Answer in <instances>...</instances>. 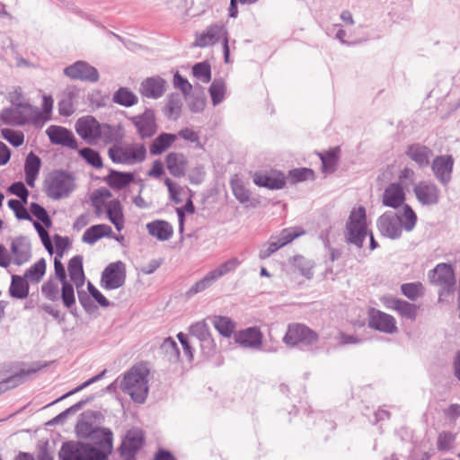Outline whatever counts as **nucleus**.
I'll list each match as a JSON object with an SVG mask.
<instances>
[{"instance_id": "f257e3e1", "label": "nucleus", "mask_w": 460, "mask_h": 460, "mask_svg": "<svg viewBox=\"0 0 460 460\" xmlns=\"http://www.w3.org/2000/svg\"><path fill=\"white\" fill-rule=\"evenodd\" d=\"M418 217L409 204L403 207L402 215L394 211H385L376 219V227L380 234L391 240L400 239L402 231L411 232L417 224Z\"/></svg>"}, {"instance_id": "f03ea898", "label": "nucleus", "mask_w": 460, "mask_h": 460, "mask_svg": "<svg viewBox=\"0 0 460 460\" xmlns=\"http://www.w3.org/2000/svg\"><path fill=\"white\" fill-rule=\"evenodd\" d=\"M46 195L54 200L66 198L75 190V177L72 172L63 169L55 170L48 174L44 181Z\"/></svg>"}, {"instance_id": "7ed1b4c3", "label": "nucleus", "mask_w": 460, "mask_h": 460, "mask_svg": "<svg viewBox=\"0 0 460 460\" xmlns=\"http://www.w3.org/2000/svg\"><path fill=\"white\" fill-rule=\"evenodd\" d=\"M368 235L367 224V214L364 207L353 209L345 225L344 238L345 242L361 249L364 245L366 237Z\"/></svg>"}, {"instance_id": "20e7f679", "label": "nucleus", "mask_w": 460, "mask_h": 460, "mask_svg": "<svg viewBox=\"0 0 460 460\" xmlns=\"http://www.w3.org/2000/svg\"><path fill=\"white\" fill-rule=\"evenodd\" d=\"M148 370L140 367H132L128 371L120 383L121 390L129 394L137 403H143L148 394L147 385Z\"/></svg>"}, {"instance_id": "39448f33", "label": "nucleus", "mask_w": 460, "mask_h": 460, "mask_svg": "<svg viewBox=\"0 0 460 460\" xmlns=\"http://www.w3.org/2000/svg\"><path fill=\"white\" fill-rule=\"evenodd\" d=\"M222 38V48L224 54V61L226 64L230 63V48L228 32L225 25L221 22H217L207 27V29L197 35L194 46L205 48L216 44L219 39Z\"/></svg>"}, {"instance_id": "423d86ee", "label": "nucleus", "mask_w": 460, "mask_h": 460, "mask_svg": "<svg viewBox=\"0 0 460 460\" xmlns=\"http://www.w3.org/2000/svg\"><path fill=\"white\" fill-rule=\"evenodd\" d=\"M305 233V230L301 227L284 228L278 235H271L270 240L263 244L259 252V258L261 260H265L270 257L280 248L290 243Z\"/></svg>"}, {"instance_id": "0eeeda50", "label": "nucleus", "mask_w": 460, "mask_h": 460, "mask_svg": "<svg viewBox=\"0 0 460 460\" xmlns=\"http://www.w3.org/2000/svg\"><path fill=\"white\" fill-rule=\"evenodd\" d=\"M126 281L125 264L120 261L110 263L102 272L101 287L106 290L117 289Z\"/></svg>"}, {"instance_id": "6e6552de", "label": "nucleus", "mask_w": 460, "mask_h": 460, "mask_svg": "<svg viewBox=\"0 0 460 460\" xmlns=\"http://www.w3.org/2000/svg\"><path fill=\"white\" fill-rule=\"evenodd\" d=\"M75 128L80 137L90 145H94L100 140L101 123L93 116L79 118L75 122Z\"/></svg>"}, {"instance_id": "1a4fd4ad", "label": "nucleus", "mask_w": 460, "mask_h": 460, "mask_svg": "<svg viewBox=\"0 0 460 460\" xmlns=\"http://www.w3.org/2000/svg\"><path fill=\"white\" fill-rule=\"evenodd\" d=\"M64 75L73 80L96 83L100 79L98 70L86 61H76L64 68Z\"/></svg>"}, {"instance_id": "9d476101", "label": "nucleus", "mask_w": 460, "mask_h": 460, "mask_svg": "<svg viewBox=\"0 0 460 460\" xmlns=\"http://www.w3.org/2000/svg\"><path fill=\"white\" fill-rule=\"evenodd\" d=\"M455 160L451 155H437L431 163V171L438 181L447 187L452 180Z\"/></svg>"}, {"instance_id": "9b49d317", "label": "nucleus", "mask_w": 460, "mask_h": 460, "mask_svg": "<svg viewBox=\"0 0 460 460\" xmlns=\"http://www.w3.org/2000/svg\"><path fill=\"white\" fill-rule=\"evenodd\" d=\"M28 102L13 103V106L5 108L1 111L0 119L5 125L23 126L29 123Z\"/></svg>"}, {"instance_id": "f8f14e48", "label": "nucleus", "mask_w": 460, "mask_h": 460, "mask_svg": "<svg viewBox=\"0 0 460 460\" xmlns=\"http://www.w3.org/2000/svg\"><path fill=\"white\" fill-rule=\"evenodd\" d=\"M130 120L141 139L151 138L157 131L155 116L152 109L146 108L142 114L133 116Z\"/></svg>"}, {"instance_id": "ddd939ff", "label": "nucleus", "mask_w": 460, "mask_h": 460, "mask_svg": "<svg viewBox=\"0 0 460 460\" xmlns=\"http://www.w3.org/2000/svg\"><path fill=\"white\" fill-rule=\"evenodd\" d=\"M145 438L142 430L129 429L124 436L119 447V454L125 459H135L136 454L144 445Z\"/></svg>"}, {"instance_id": "4468645a", "label": "nucleus", "mask_w": 460, "mask_h": 460, "mask_svg": "<svg viewBox=\"0 0 460 460\" xmlns=\"http://www.w3.org/2000/svg\"><path fill=\"white\" fill-rule=\"evenodd\" d=\"M414 195L422 206H434L439 202L440 190L432 181H420L413 188Z\"/></svg>"}, {"instance_id": "2eb2a0df", "label": "nucleus", "mask_w": 460, "mask_h": 460, "mask_svg": "<svg viewBox=\"0 0 460 460\" xmlns=\"http://www.w3.org/2000/svg\"><path fill=\"white\" fill-rule=\"evenodd\" d=\"M46 134L53 145L66 146L74 150L78 148V142L73 132L62 126L51 125Z\"/></svg>"}, {"instance_id": "dca6fc26", "label": "nucleus", "mask_w": 460, "mask_h": 460, "mask_svg": "<svg viewBox=\"0 0 460 460\" xmlns=\"http://www.w3.org/2000/svg\"><path fill=\"white\" fill-rule=\"evenodd\" d=\"M283 341L292 346L299 343L311 344L316 341V334L305 325L294 324L288 326Z\"/></svg>"}, {"instance_id": "f3484780", "label": "nucleus", "mask_w": 460, "mask_h": 460, "mask_svg": "<svg viewBox=\"0 0 460 460\" xmlns=\"http://www.w3.org/2000/svg\"><path fill=\"white\" fill-rule=\"evenodd\" d=\"M255 185L269 190H281L286 185L285 174L277 170L270 172H256L252 176Z\"/></svg>"}, {"instance_id": "a211bd4d", "label": "nucleus", "mask_w": 460, "mask_h": 460, "mask_svg": "<svg viewBox=\"0 0 460 460\" xmlns=\"http://www.w3.org/2000/svg\"><path fill=\"white\" fill-rule=\"evenodd\" d=\"M406 194L400 182H392L386 186L382 195V204L394 209L404 207Z\"/></svg>"}, {"instance_id": "6ab92c4d", "label": "nucleus", "mask_w": 460, "mask_h": 460, "mask_svg": "<svg viewBox=\"0 0 460 460\" xmlns=\"http://www.w3.org/2000/svg\"><path fill=\"white\" fill-rule=\"evenodd\" d=\"M428 278L432 285L456 286V275L450 263L441 262L437 264L435 268L429 270Z\"/></svg>"}, {"instance_id": "aec40b11", "label": "nucleus", "mask_w": 460, "mask_h": 460, "mask_svg": "<svg viewBox=\"0 0 460 460\" xmlns=\"http://www.w3.org/2000/svg\"><path fill=\"white\" fill-rule=\"evenodd\" d=\"M88 441L95 447V449L106 455L109 459L113 451V433L110 429L97 427Z\"/></svg>"}, {"instance_id": "412c9836", "label": "nucleus", "mask_w": 460, "mask_h": 460, "mask_svg": "<svg viewBox=\"0 0 460 460\" xmlns=\"http://www.w3.org/2000/svg\"><path fill=\"white\" fill-rule=\"evenodd\" d=\"M235 341L243 348L259 350L262 345V334L257 327H249L236 333Z\"/></svg>"}, {"instance_id": "4be33fe9", "label": "nucleus", "mask_w": 460, "mask_h": 460, "mask_svg": "<svg viewBox=\"0 0 460 460\" xmlns=\"http://www.w3.org/2000/svg\"><path fill=\"white\" fill-rule=\"evenodd\" d=\"M166 81L160 76H152L145 79L140 84V93L147 98L158 99L165 92Z\"/></svg>"}, {"instance_id": "5701e85b", "label": "nucleus", "mask_w": 460, "mask_h": 460, "mask_svg": "<svg viewBox=\"0 0 460 460\" xmlns=\"http://www.w3.org/2000/svg\"><path fill=\"white\" fill-rule=\"evenodd\" d=\"M405 155L416 163L420 168L428 166L430 162L429 159L433 155L432 150L421 144L414 143L407 146Z\"/></svg>"}, {"instance_id": "b1692460", "label": "nucleus", "mask_w": 460, "mask_h": 460, "mask_svg": "<svg viewBox=\"0 0 460 460\" xmlns=\"http://www.w3.org/2000/svg\"><path fill=\"white\" fill-rule=\"evenodd\" d=\"M165 164L169 172L176 178L185 175L188 159L182 153L171 152L165 156Z\"/></svg>"}, {"instance_id": "393cba45", "label": "nucleus", "mask_w": 460, "mask_h": 460, "mask_svg": "<svg viewBox=\"0 0 460 460\" xmlns=\"http://www.w3.org/2000/svg\"><path fill=\"white\" fill-rule=\"evenodd\" d=\"M135 181V174L130 172H120L110 169L104 181L113 190H123Z\"/></svg>"}, {"instance_id": "a878e982", "label": "nucleus", "mask_w": 460, "mask_h": 460, "mask_svg": "<svg viewBox=\"0 0 460 460\" xmlns=\"http://www.w3.org/2000/svg\"><path fill=\"white\" fill-rule=\"evenodd\" d=\"M86 442L81 440H68L63 442L58 452L60 460H80L84 450Z\"/></svg>"}, {"instance_id": "bb28decb", "label": "nucleus", "mask_w": 460, "mask_h": 460, "mask_svg": "<svg viewBox=\"0 0 460 460\" xmlns=\"http://www.w3.org/2000/svg\"><path fill=\"white\" fill-rule=\"evenodd\" d=\"M11 252L14 255V264L20 266L31 259V244L26 237L19 236L11 243Z\"/></svg>"}, {"instance_id": "cd10ccee", "label": "nucleus", "mask_w": 460, "mask_h": 460, "mask_svg": "<svg viewBox=\"0 0 460 460\" xmlns=\"http://www.w3.org/2000/svg\"><path fill=\"white\" fill-rule=\"evenodd\" d=\"M148 234L160 241L169 240L173 234V228L165 220H154L146 225Z\"/></svg>"}, {"instance_id": "c85d7f7f", "label": "nucleus", "mask_w": 460, "mask_h": 460, "mask_svg": "<svg viewBox=\"0 0 460 460\" xmlns=\"http://www.w3.org/2000/svg\"><path fill=\"white\" fill-rule=\"evenodd\" d=\"M83 260L82 255H75L69 260L67 264L70 279L77 288H82L85 281Z\"/></svg>"}, {"instance_id": "c756f323", "label": "nucleus", "mask_w": 460, "mask_h": 460, "mask_svg": "<svg viewBox=\"0 0 460 460\" xmlns=\"http://www.w3.org/2000/svg\"><path fill=\"white\" fill-rule=\"evenodd\" d=\"M113 235L112 229L105 224L93 225L87 228L83 234L82 241L88 244H94L102 237Z\"/></svg>"}, {"instance_id": "7c9ffc66", "label": "nucleus", "mask_w": 460, "mask_h": 460, "mask_svg": "<svg viewBox=\"0 0 460 460\" xmlns=\"http://www.w3.org/2000/svg\"><path fill=\"white\" fill-rule=\"evenodd\" d=\"M108 219L114 225L117 231L124 228V214L120 201L118 199H111L106 205Z\"/></svg>"}, {"instance_id": "2f4dec72", "label": "nucleus", "mask_w": 460, "mask_h": 460, "mask_svg": "<svg viewBox=\"0 0 460 460\" xmlns=\"http://www.w3.org/2000/svg\"><path fill=\"white\" fill-rule=\"evenodd\" d=\"M177 136L172 133L162 132L149 146V152L152 155H159L165 152L175 142Z\"/></svg>"}, {"instance_id": "473e14b6", "label": "nucleus", "mask_w": 460, "mask_h": 460, "mask_svg": "<svg viewBox=\"0 0 460 460\" xmlns=\"http://www.w3.org/2000/svg\"><path fill=\"white\" fill-rule=\"evenodd\" d=\"M100 139L105 144L119 143L123 138L122 127L120 125H111L101 123Z\"/></svg>"}, {"instance_id": "72a5a7b5", "label": "nucleus", "mask_w": 460, "mask_h": 460, "mask_svg": "<svg viewBox=\"0 0 460 460\" xmlns=\"http://www.w3.org/2000/svg\"><path fill=\"white\" fill-rule=\"evenodd\" d=\"M341 148L339 146L329 149L327 152L319 154L322 162V171L324 173H331L336 170L340 159Z\"/></svg>"}, {"instance_id": "f704fd0d", "label": "nucleus", "mask_w": 460, "mask_h": 460, "mask_svg": "<svg viewBox=\"0 0 460 460\" xmlns=\"http://www.w3.org/2000/svg\"><path fill=\"white\" fill-rule=\"evenodd\" d=\"M112 102L120 106L129 108L137 103L138 98L129 88L120 86L114 92Z\"/></svg>"}, {"instance_id": "c9c22d12", "label": "nucleus", "mask_w": 460, "mask_h": 460, "mask_svg": "<svg viewBox=\"0 0 460 460\" xmlns=\"http://www.w3.org/2000/svg\"><path fill=\"white\" fill-rule=\"evenodd\" d=\"M29 284L27 280L19 275H13L9 287V294L12 297L24 299L29 296Z\"/></svg>"}, {"instance_id": "e433bc0d", "label": "nucleus", "mask_w": 460, "mask_h": 460, "mask_svg": "<svg viewBox=\"0 0 460 460\" xmlns=\"http://www.w3.org/2000/svg\"><path fill=\"white\" fill-rule=\"evenodd\" d=\"M127 164H140L146 157V148L144 144H135L125 146Z\"/></svg>"}, {"instance_id": "4c0bfd02", "label": "nucleus", "mask_w": 460, "mask_h": 460, "mask_svg": "<svg viewBox=\"0 0 460 460\" xmlns=\"http://www.w3.org/2000/svg\"><path fill=\"white\" fill-rule=\"evenodd\" d=\"M367 325L371 329L385 333H394L397 332L394 318H368Z\"/></svg>"}, {"instance_id": "58836bf2", "label": "nucleus", "mask_w": 460, "mask_h": 460, "mask_svg": "<svg viewBox=\"0 0 460 460\" xmlns=\"http://www.w3.org/2000/svg\"><path fill=\"white\" fill-rule=\"evenodd\" d=\"M182 107V101L180 93H172L167 96L165 114L168 118L177 119L180 117Z\"/></svg>"}, {"instance_id": "ea45409f", "label": "nucleus", "mask_w": 460, "mask_h": 460, "mask_svg": "<svg viewBox=\"0 0 460 460\" xmlns=\"http://www.w3.org/2000/svg\"><path fill=\"white\" fill-rule=\"evenodd\" d=\"M226 91V83L222 78L215 79L208 88L212 104L217 106L224 99Z\"/></svg>"}, {"instance_id": "a19ab883", "label": "nucleus", "mask_w": 460, "mask_h": 460, "mask_svg": "<svg viewBox=\"0 0 460 460\" xmlns=\"http://www.w3.org/2000/svg\"><path fill=\"white\" fill-rule=\"evenodd\" d=\"M425 288L420 282H409L401 285L402 294L411 301L424 296Z\"/></svg>"}, {"instance_id": "79ce46f5", "label": "nucleus", "mask_w": 460, "mask_h": 460, "mask_svg": "<svg viewBox=\"0 0 460 460\" xmlns=\"http://www.w3.org/2000/svg\"><path fill=\"white\" fill-rule=\"evenodd\" d=\"M199 93H190L188 98V106L191 112L199 113L204 111L206 107V96L203 87L199 85Z\"/></svg>"}, {"instance_id": "37998d69", "label": "nucleus", "mask_w": 460, "mask_h": 460, "mask_svg": "<svg viewBox=\"0 0 460 460\" xmlns=\"http://www.w3.org/2000/svg\"><path fill=\"white\" fill-rule=\"evenodd\" d=\"M78 153L79 155L93 167L96 169L103 167L102 158L97 150L91 147H83Z\"/></svg>"}, {"instance_id": "c03bdc74", "label": "nucleus", "mask_w": 460, "mask_h": 460, "mask_svg": "<svg viewBox=\"0 0 460 460\" xmlns=\"http://www.w3.org/2000/svg\"><path fill=\"white\" fill-rule=\"evenodd\" d=\"M46 260L41 258L25 271L24 277L32 282H40L46 272Z\"/></svg>"}, {"instance_id": "a18cd8bd", "label": "nucleus", "mask_w": 460, "mask_h": 460, "mask_svg": "<svg viewBox=\"0 0 460 460\" xmlns=\"http://www.w3.org/2000/svg\"><path fill=\"white\" fill-rule=\"evenodd\" d=\"M161 349L167 357L168 361L177 362L180 359V349L176 341L171 337L164 339Z\"/></svg>"}, {"instance_id": "49530a36", "label": "nucleus", "mask_w": 460, "mask_h": 460, "mask_svg": "<svg viewBox=\"0 0 460 460\" xmlns=\"http://www.w3.org/2000/svg\"><path fill=\"white\" fill-rule=\"evenodd\" d=\"M192 75L204 84L211 81V66L208 61L198 62L192 66Z\"/></svg>"}, {"instance_id": "de8ad7c7", "label": "nucleus", "mask_w": 460, "mask_h": 460, "mask_svg": "<svg viewBox=\"0 0 460 460\" xmlns=\"http://www.w3.org/2000/svg\"><path fill=\"white\" fill-rule=\"evenodd\" d=\"M293 265L299 270L301 275L306 278L307 279L313 278L314 263L312 261L305 259L302 255H296L293 257Z\"/></svg>"}, {"instance_id": "09e8293b", "label": "nucleus", "mask_w": 460, "mask_h": 460, "mask_svg": "<svg viewBox=\"0 0 460 460\" xmlns=\"http://www.w3.org/2000/svg\"><path fill=\"white\" fill-rule=\"evenodd\" d=\"M1 137L14 147H19L24 143V134L21 130L4 128L1 129Z\"/></svg>"}, {"instance_id": "8fccbe9b", "label": "nucleus", "mask_w": 460, "mask_h": 460, "mask_svg": "<svg viewBox=\"0 0 460 460\" xmlns=\"http://www.w3.org/2000/svg\"><path fill=\"white\" fill-rule=\"evenodd\" d=\"M216 330L224 337H230L235 329V323L231 318H211Z\"/></svg>"}, {"instance_id": "3c124183", "label": "nucleus", "mask_w": 460, "mask_h": 460, "mask_svg": "<svg viewBox=\"0 0 460 460\" xmlns=\"http://www.w3.org/2000/svg\"><path fill=\"white\" fill-rule=\"evenodd\" d=\"M456 434L450 431H442L438 434L437 448L440 452H447L454 448Z\"/></svg>"}, {"instance_id": "603ef678", "label": "nucleus", "mask_w": 460, "mask_h": 460, "mask_svg": "<svg viewBox=\"0 0 460 460\" xmlns=\"http://www.w3.org/2000/svg\"><path fill=\"white\" fill-rule=\"evenodd\" d=\"M190 335L199 341H210L208 327L205 321L198 322L190 328Z\"/></svg>"}, {"instance_id": "864d4df0", "label": "nucleus", "mask_w": 460, "mask_h": 460, "mask_svg": "<svg viewBox=\"0 0 460 460\" xmlns=\"http://www.w3.org/2000/svg\"><path fill=\"white\" fill-rule=\"evenodd\" d=\"M314 172L310 168H295L288 172V177L292 183L302 182L308 179H314Z\"/></svg>"}, {"instance_id": "5fc2aeb1", "label": "nucleus", "mask_w": 460, "mask_h": 460, "mask_svg": "<svg viewBox=\"0 0 460 460\" xmlns=\"http://www.w3.org/2000/svg\"><path fill=\"white\" fill-rule=\"evenodd\" d=\"M30 210L31 214L38 220H40L46 227L49 228L51 226L52 221L45 208H43L37 202H31L30 205Z\"/></svg>"}, {"instance_id": "6e6d98bb", "label": "nucleus", "mask_w": 460, "mask_h": 460, "mask_svg": "<svg viewBox=\"0 0 460 460\" xmlns=\"http://www.w3.org/2000/svg\"><path fill=\"white\" fill-rule=\"evenodd\" d=\"M29 122H31L35 127H42L50 118L46 115L38 107L31 104L28 108Z\"/></svg>"}, {"instance_id": "4d7b16f0", "label": "nucleus", "mask_w": 460, "mask_h": 460, "mask_svg": "<svg viewBox=\"0 0 460 460\" xmlns=\"http://www.w3.org/2000/svg\"><path fill=\"white\" fill-rule=\"evenodd\" d=\"M111 197V192L106 188L95 190L91 195L92 205L96 209L97 214L101 212V208L104 204L105 199Z\"/></svg>"}, {"instance_id": "13d9d810", "label": "nucleus", "mask_w": 460, "mask_h": 460, "mask_svg": "<svg viewBox=\"0 0 460 460\" xmlns=\"http://www.w3.org/2000/svg\"><path fill=\"white\" fill-rule=\"evenodd\" d=\"M41 168V160L32 151L30 152L24 162V173L39 174Z\"/></svg>"}, {"instance_id": "bf43d9fd", "label": "nucleus", "mask_w": 460, "mask_h": 460, "mask_svg": "<svg viewBox=\"0 0 460 460\" xmlns=\"http://www.w3.org/2000/svg\"><path fill=\"white\" fill-rule=\"evenodd\" d=\"M36 372L35 368L22 369L20 372L4 379L8 390L14 388L24 382L25 377Z\"/></svg>"}, {"instance_id": "052dcab7", "label": "nucleus", "mask_w": 460, "mask_h": 460, "mask_svg": "<svg viewBox=\"0 0 460 460\" xmlns=\"http://www.w3.org/2000/svg\"><path fill=\"white\" fill-rule=\"evenodd\" d=\"M53 446L48 440L40 439L36 446V456L38 460H53Z\"/></svg>"}, {"instance_id": "680f3d73", "label": "nucleus", "mask_w": 460, "mask_h": 460, "mask_svg": "<svg viewBox=\"0 0 460 460\" xmlns=\"http://www.w3.org/2000/svg\"><path fill=\"white\" fill-rule=\"evenodd\" d=\"M7 205L13 211L17 219L32 221V217L27 208L23 206L22 207L18 199H11L8 200Z\"/></svg>"}, {"instance_id": "e2e57ef3", "label": "nucleus", "mask_w": 460, "mask_h": 460, "mask_svg": "<svg viewBox=\"0 0 460 460\" xmlns=\"http://www.w3.org/2000/svg\"><path fill=\"white\" fill-rule=\"evenodd\" d=\"M61 299L64 305L67 308H71L75 304V296L74 287L71 283L64 282L61 283Z\"/></svg>"}, {"instance_id": "0e129e2a", "label": "nucleus", "mask_w": 460, "mask_h": 460, "mask_svg": "<svg viewBox=\"0 0 460 460\" xmlns=\"http://www.w3.org/2000/svg\"><path fill=\"white\" fill-rule=\"evenodd\" d=\"M177 338L182 347L183 356L186 357L188 361H191L193 359V341L190 338V336L183 332H179L177 334Z\"/></svg>"}, {"instance_id": "69168bd1", "label": "nucleus", "mask_w": 460, "mask_h": 460, "mask_svg": "<svg viewBox=\"0 0 460 460\" xmlns=\"http://www.w3.org/2000/svg\"><path fill=\"white\" fill-rule=\"evenodd\" d=\"M108 155L114 164H127L126 149L123 146H111L108 149Z\"/></svg>"}, {"instance_id": "338daca9", "label": "nucleus", "mask_w": 460, "mask_h": 460, "mask_svg": "<svg viewBox=\"0 0 460 460\" xmlns=\"http://www.w3.org/2000/svg\"><path fill=\"white\" fill-rule=\"evenodd\" d=\"M173 86L182 93L185 99L188 98L192 91V85L178 71L173 75Z\"/></svg>"}, {"instance_id": "774afa93", "label": "nucleus", "mask_w": 460, "mask_h": 460, "mask_svg": "<svg viewBox=\"0 0 460 460\" xmlns=\"http://www.w3.org/2000/svg\"><path fill=\"white\" fill-rule=\"evenodd\" d=\"M84 450L86 452L82 454L80 460H109L106 455L95 449V447L89 442H86Z\"/></svg>"}]
</instances>
